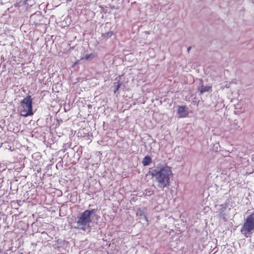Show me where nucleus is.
<instances>
[{
    "label": "nucleus",
    "mask_w": 254,
    "mask_h": 254,
    "mask_svg": "<svg viewBox=\"0 0 254 254\" xmlns=\"http://www.w3.org/2000/svg\"><path fill=\"white\" fill-rule=\"evenodd\" d=\"M3 254H8L7 252H4Z\"/></svg>",
    "instance_id": "15"
},
{
    "label": "nucleus",
    "mask_w": 254,
    "mask_h": 254,
    "mask_svg": "<svg viewBox=\"0 0 254 254\" xmlns=\"http://www.w3.org/2000/svg\"><path fill=\"white\" fill-rule=\"evenodd\" d=\"M122 85V83L119 80L114 82L113 86V87L114 88V93H116L118 91Z\"/></svg>",
    "instance_id": "7"
},
{
    "label": "nucleus",
    "mask_w": 254,
    "mask_h": 254,
    "mask_svg": "<svg viewBox=\"0 0 254 254\" xmlns=\"http://www.w3.org/2000/svg\"><path fill=\"white\" fill-rule=\"evenodd\" d=\"M151 162V159L149 156H146L142 160V164L144 166H148Z\"/></svg>",
    "instance_id": "6"
},
{
    "label": "nucleus",
    "mask_w": 254,
    "mask_h": 254,
    "mask_svg": "<svg viewBox=\"0 0 254 254\" xmlns=\"http://www.w3.org/2000/svg\"><path fill=\"white\" fill-rule=\"evenodd\" d=\"M151 174L158 183L159 188H164L169 186L172 171L168 166L153 169L151 170Z\"/></svg>",
    "instance_id": "2"
},
{
    "label": "nucleus",
    "mask_w": 254,
    "mask_h": 254,
    "mask_svg": "<svg viewBox=\"0 0 254 254\" xmlns=\"http://www.w3.org/2000/svg\"><path fill=\"white\" fill-rule=\"evenodd\" d=\"M22 109L21 115L23 117H28L33 115L32 112V99L31 96H28L23 99L21 102Z\"/></svg>",
    "instance_id": "3"
},
{
    "label": "nucleus",
    "mask_w": 254,
    "mask_h": 254,
    "mask_svg": "<svg viewBox=\"0 0 254 254\" xmlns=\"http://www.w3.org/2000/svg\"><path fill=\"white\" fill-rule=\"evenodd\" d=\"M96 210L95 209L86 210L79 214L75 218L76 225L74 228L79 230L86 231L90 227V223L92 222L91 218L96 215Z\"/></svg>",
    "instance_id": "1"
},
{
    "label": "nucleus",
    "mask_w": 254,
    "mask_h": 254,
    "mask_svg": "<svg viewBox=\"0 0 254 254\" xmlns=\"http://www.w3.org/2000/svg\"><path fill=\"white\" fill-rule=\"evenodd\" d=\"M144 218L146 219V216H144Z\"/></svg>",
    "instance_id": "16"
},
{
    "label": "nucleus",
    "mask_w": 254,
    "mask_h": 254,
    "mask_svg": "<svg viewBox=\"0 0 254 254\" xmlns=\"http://www.w3.org/2000/svg\"><path fill=\"white\" fill-rule=\"evenodd\" d=\"M190 49H191V47H189V48H188V49H187V52H188V53L190 52Z\"/></svg>",
    "instance_id": "12"
},
{
    "label": "nucleus",
    "mask_w": 254,
    "mask_h": 254,
    "mask_svg": "<svg viewBox=\"0 0 254 254\" xmlns=\"http://www.w3.org/2000/svg\"><path fill=\"white\" fill-rule=\"evenodd\" d=\"M236 129H238V130H239V129H241V128H240V127H236L235 128Z\"/></svg>",
    "instance_id": "14"
},
{
    "label": "nucleus",
    "mask_w": 254,
    "mask_h": 254,
    "mask_svg": "<svg viewBox=\"0 0 254 254\" xmlns=\"http://www.w3.org/2000/svg\"><path fill=\"white\" fill-rule=\"evenodd\" d=\"M178 113L180 118H185L188 115V112L185 106H182L178 107Z\"/></svg>",
    "instance_id": "5"
},
{
    "label": "nucleus",
    "mask_w": 254,
    "mask_h": 254,
    "mask_svg": "<svg viewBox=\"0 0 254 254\" xmlns=\"http://www.w3.org/2000/svg\"><path fill=\"white\" fill-rule=\"evenodd\" d=\"M210 88H211V86H204V87L202 86L200 90V93L201 94H202L204 92H207L209 90V89Z\"/></svg>",
    "instance_id": "8"
},
{
    "label": "nucleus",
    "mask_w": 254,
    "mask_h": 254,
    "mask_svg": "<svg viewBox=\"0 0 254 254\" xmlns=\"http://www.w3.org/2000/svg\"><path fill=\"white\" fill-rule=\"evenodd\" d=\"M94 58V55L92 54L89 55H86L85 56V59L87 60H91Z\"/></svg>",
    "instance_id": "11"
},
{
    "label": "nucleus",
    "mask_w": 254,
    "mask_h": 254,
    "mask_svg": "<svg viewBox=\"0 0 254 254\" xmlns=\"http://www.w3.org/2000/svg\"><path fill=\"white\" fill-rule=\"evenodd\" d=\"M113 35V32L112 31H109L107 32H105L104 33H102V35L103 37H110Z\"/></svg>",
    "instance_id": "10"
},
{
    "label": "nucleus",
    "mask_w": 254,
    "mask_h": 254,
    "mask_svg": "<svg viewBox=\"0 0 254 254\" xmlns=\"http://www.w3.org/2000/svg\"><path fill=\"white\" fill-rule=\"evenodd\" d=\"M225 205H226V204H225V205L222 204V205H221V206L222 207V208H224L225 209L226 208Z\"/></svg>",
    "instance_id": "13"
},
{
    "label": "nucleus",
    "mask_w": 254,
    "mask_h": 254,
    "mask_svg": "<svg viewBox=\"0 0 254 254\" xmlns=\"http://www.w3.org/2000/svg\"><path fill=\"white\" fill-rule=\"evenodd\" d=\"M254 230V212L249 215L246 219V221L241 228V232L247 237V234L252 233Z\"/></svg>",
    "instance_id": "4"
},
{
    "label": "nucleus",
    "mask_w": 254,
    "mask_h": 254,
    "mask_svg": "<svg viewBox=\"0 0 254 254\" xmlns=\"http://www.w3.org/2000/svg\"><path fill=\"white\" fill-rule=\"evenodd\" d=\"M144 193L145 195L150 196L153 193V191L151 189H146Z\"/></svg>",
    "instance_id": "9"
}]
</instances>
